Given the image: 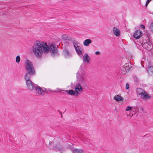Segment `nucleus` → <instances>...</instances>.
Instances as JSON below:
<instances>
[{"instance_id": "7", "label": "nucleus", "mask_w": 153, "mask_h": 153, "mask_svg": "<svg viewBox=\"0 0 153 153\" xmlns=\"http://www.w3.org/2000/svg\"><path fill=\"white\" fill-rule=\"evenodd\" d=\"M32 85L33 88L32 90L35 89L36 92L39 94H42V93H44V91L40 87L38 86L37 85L34 83Z\"/></svg>"}, {"instance_id": "38", "label": "nucleus", "mask_w": 153, "mask_h": 153, "mask_svg": "<svg viewBox=\"0 0 153 153\" xmlns=\"http://www.w3.org/2000/svg\"><path fill=\"white\" fill-rule=\"evenodd\" d=\"M61 117L62 118L63 117V116H62V114H61Z\"/></svg>"}, {"instance_id": "36", "label": "nucleus", "mask_w": 153, "mask_h": 153, "mask_svg": "<svg viewBox=\"0 0 153 153\" xmlns=\"http://www.w3.org/2000/svg\"><path fill=\"white\" fill-rule=\"evenodd\" d=\"M58 111L59 112V113L60 114H62V113L61 111H60L59 110H58Z\"/></svg>"}, {"instance_id": "2", "label": "nucleus", "mask_w": 153, "mask_h": 153, "mask_svg": "<svg viewBox=\"0 0 153 153\" xmlns=\"http://www.w3.org/2000/svg\"><path fill=\"white\" fill-rule=\"evenodd\" d=\"M42 53H47L49 51H51V53L53 54L59 55V53L57 48L58 47V45L55 44L53 42L52 43L50 46H49L46 42H44L42 41Z\"/></svg>"}, {"instance_id": "12", "label": "nucleus", "mask_w": 153, "mask_h": 153, "mask_svg": "<svg viewBox=\"0 0 153 153\" xmlns=\"http://www.w3.org/2000/svg\"><path fill=\"white\" fill-rule=\"evenodd\" d=\"M54 149L57 151H61L63 149V147L60 143H58L55 146Z\"/></svg>"}, {"instance_id": "10", "label": "nucleus", "mask_w": 153, "mask_h": 153, "mask_svg": "<svg viewBox=\"0 0 153 153\" xmlns=\"http://www.w3.org/2000/svg\"><path fill=\"white\" fill-rule=\"evenodd\" d=\"M140 94L142 98L144 100H149L151 98V96L145 91L143 93H140Z\"/></svg>"}, {"instance_id": "8", "label": "nucleus", "mask_w": 153, "mask_h": 153, "mask_svg": "<svg viewBox=\"0 0 153 153\" xmlns=\"http://www.w3.org/2000/svg\"><path fill=\"white\" fill-rule=\"evenodd\" d=\"M142 34V31L137 30H135L134 33L133 37L136 39H139L141 37Z\"/></svg>"}, {"instance_id": "13", "label": "nucleus", "mask_w": 153, "mask_h": 153, "mask_svg": "<svg viewBox=\"0 0 153 153\" xmlns=\"http://www.w3.org/2000/svg\"><path fill=\"white\" fill-rule=\"evenodd\" d=\"M62 91L65 92L67 93L68 94L72 96H74V91L72 89H70L68 90H61L60 92H62Z\"/></svg>"}, {"instance_id": "39", "label": "nucleus", "mask_w": 153, "mask_h": 153, "mask_svg": "<svg viewBox=\"0 0 153 153\" xmlns=\"http://www.w3.org/2000/svg\"><path fill=\"white\" fill-rule=\"evenodd\" d=\"M54 91L55 93H56V91Z\"/></svg>"}, {"instance_id": "37", "label": "nucleus", "mask_w": 153, "mask_h": 153, "mask_svg": "<svg viewBox=\"0 0 153 153\" xmlns=\"http://www.w3.org/2000/svg\"><path fill=\"white\" fill-rule=\"evenodd\" d=\"M45 91L47 93L48 92V91H46V89L45 88Z\"/></svg>"}, {"instance_id": "40", "label": "nucleus", "mask_w": 153, "mask_h": 153, "mask_svg": "<svg viewBox=\"0 0 153 153\" xmlns=\"http://www.w3.org/2000/svg\"><path fill=\"white\" fill-rule=\"evenodd\" d=\"M140 43L141 44V45H142V43H141L140 42Z\"/></svg>"}, {"instance_id": "30", "label": "nucleus", "mask_w": 153, "mask_h": 153, "mask_svg": "<svg viewBox=\"0 0 153 153\" xmlns=\"http://www.w3.org/2000/svg\"><path fill=\"white\" fill-rule=\"evenodd\" d=\"M129 88V85L128 83H127L126 84V89H128Z\"/></svg>"}, {"instance_id": "4", "label": "nucleus", "mask_w": 153, "mask_h": 153, "mask_svg": "<svg viewBox=\"0 0 153 153\" xmlns=\"http://www.w3.org/2000/svg\"><path fill=\"white\" fill-rule=\"evenodd\" d=\"M76 77L77 80L79 81L77 85H78L80 87H78L79 88H81L83 89V88L86 87L87 86V83L86 81L85 78H86V75H78V73H77L76 74Z\"/></svg>"}, {"instance_id": "32", "label": "nucleus", "mask_w": 153, "mask_h": 153, "mask_svg": "<svg viewBox=\"0 0 153 153\" xmlns=\"http://www.w3.org/2000/svg\"><path fill=\"white\" fill-rule=\"evenodd\" d=\"M140 27L141 28H143V29H145V26H144V25H143V24L141 25Z\"/></svg>"}, {"instance_id": "31", "label": "nucleus", "mask_w": 153, "mask_h": 153, "mask_svg": "<svg viewBox=\"0 0 153 153\" xmlns=\"http://www.w3.org/2000/svg\"><path fill=\"white\" fill-rule=\"evenodd\" d=\"M95 54L96 55H98L100 54V52L99 51H97L95 52Z\"/></svg>"}, {"instance_id": "19", "label": "nucleus", "mask_w": 153, "mask_h": 153, "mask_svg": "<svg viewBox=\"0 0 153 153\" xmlns=\"http://www.w3.org/2000/svg\"><path fill=\"white\" fill-rule=\"evenodd\" d=\"M67 39H66V40H68L71 42H73V43L75 42H77V41H75V40L74 38H72L70 36H67Z\"/></svg>"}, {"instance_id": "24", "label": "nucleus", "mask_w": 153, "mask_h": 153, "mask_svg": "<svg viewBox=\"0 0 153 153\" xmlns=\"http://www.w3.org/2000/svg\"><path fill=\"white\" fill-rule=\"evenodd\" d=\"M149 28L151 31L153 33V22L150 24Z\"/></svg>"}, {"instance_id": "11", "label": "nucleus", "mask_w": 153, "mask_h": 153, "mask_svg": "<svg viewBox=\"0 0 153 153\" xmlns=\"http://www.w3.org/2000/svg\"><path fill=\"white\" fill-rule=\"evenodd\" d=\"M113 33L117 36H119L120 35V32L117 27H113Z\"/></svg>"}, {"instance_id": "15", "label": "nucleus", "mask_w": 153, "mask_h": 153, "mask_svg": "<svg viewBox=\"0 0 153 153\" xmlns=\"http://www.w3.org/2000/svg\"><path fill=\"white\" fill-rule=\"evenodd\" d=\"M114 99L118 102L122 101L123 100V98L118 94L116 95L114 97Z\"/></svg>"}, {"instance_id": "21", "label": "nucleus", "mask_w": 153, "mask_h": 153, "mask_svg": "<svg viewBox=\"0 0 153 153\" xmlns=\"http://www.w3.org/2000/svg\"><path fill=\"white\" fill-rule=\"evenodd\" d=\"M82 150L77 149H74L73 152V153H82Z\"/></svg>"}, {"instance_id": "29", "label": "nucleus", "mask_w": 153, "mask_h": 153, "mask_svg": "<svg viewBox=\"0 0 153 153\" xmlns=\"http://www.w3.org/2000/svg\"><path fill=\"white\" fill-rule=\"evenodd\" d=\"M134 79L135 82H138V79L136 76H134Z\"/></svg>"}, {"instance_id": "22", "label": "nucleus", "mask_w": 153, "mask_h": 153, "mask_svg": "<svg viewBox=\"0 0 153 153\" xmlns=\"http://www.w3.org/2000/svg\"><path fill=\"white\" fill-rule=\"evenodd\" d=\"M80 69L81 71V74H80L79 73V72H78L77 73H78V75H85V74H84V70L83 68H82L81 67V66L80 68Z\"/></svg>"}, {"instance_id": "33", "label": "nucleus", "mask_w": 153, "mask_h": 153, "mask_svg": "<svg viewBox=\"0 0 153 153\" xmlns=\"http://www.w3.org/2000/svg\"><path fill=\"white\" fill-rule=\"evenodd\" d=\"M149 3L147 2H146V4H145V6L146 7L147 6L148 4H149Z\"/></svg>"}, {"instance_id": "17", "label": "nucleus", "mask_w": 153, "mask_h": 153, "mask_svg": "<svg viewBox=\"0 0 153 153\" xmlns=\"http://www.w3.org/2000/svg\"><path fill=\"white\" fill-rule=\"evenodd\" d=\"M92 42L91 40L90 39H87L84 40L83 43V45L85 46H88L89 44Z\"/></svg>"}, {"instance_id": "23", "label": "nucleus", "mask_w": 153, "mask_h": 153, "mask_svg": "<svg viewBox=\"0 0 153 153\" xmlns=\"http://www.w3.org/2000/svg\"><path fill=\"white\" fill-rule=\"evenodd\" d=\"M20 56H17L16 57V62L17 63H18L20 62Z\"/></svg>"}, {"instance_id": "26", "label": "nucleus", "mask_w": 153, "mask_h": 153, "mask_svg": "<svg viewBox=\"0 0 153 153\" xmlns=\"http://www.w3.org/2000/svg\"><path fill=\"white\" fill-rule=\"evenodd\" d=\"M67 36L66 34H63L62 36V39H64L65 40H66V39H67Z\"/></svg>"}, {"instance_id": "34", "label": "nucleus", "mask_w": 153, "mask_h": 153, "mask_svg": "<svg viewBox=\"0 0 153 153\" xmlns=\"http://www.w3.org/2000/svg\"><path fill=\"white\" fill-rule=\"evenodd\" d=\"M140 109H141L143 111H144V108H143V107H140Z\"/></svg>"}, {"instance_id": "27", "label": "nucleus", "mask_w": 153, "mask_h": 153, "mask_svg": "<svg viewBox=\"0 0 153 153\" xmlns=\"http://www.w3.org/2000/svg\"><path fill=\"white\" fill-rule=\"evenodd\" d=\"M134 109H135V111H134V110H133L132 111V113H131L132 114V115H133V114H135L136 113L135 112V110H139V108H138L137 107H136L135 108H134Z\"/></svg>"}, {"instance_id": "1", "label": "nucleus", "mask_w": 153, "mask_h": 153, "mask_svg": "<svg viewBox=\"0 0 153 153\" xmlns=\"http://www.w3.org/2000/svg\"><path fill=\"white\" fill-rule=\"evenodd\" d=\"M25 66V70L27 72L24 76L25 79L26 81V84L28 89L32 91L33 88L32 85L34 83L30 80V78L32 76L35 75V69L31 62L28 59L26 60Z\"/></svg>"}, {"instance_id": "18", "label": "nucleus", "mask_w": 153, "mask_h": 153, "mask_svg": "<svg viewBox=\"0 0 153 153\" xmlns=\"http://www.w3.org/2000/svg\"><path fill=\"white\" fill-rule=\"evenodd\" d=\"M136 91L137 94L138 95H140V94L143 93L145 91L141 88H137L136 89Z\"/></svg>"}, {"instance_id": "9", "label": "nucleus", "mask_w": 153, "mask_h": 153, "mask_svg": "<svg viewBox=\"0 0 153 153\" xmlns=\"http://www.w3.org/2000/svg\"><path fill=\"white\" fill-rule=\"evenodd\" d=\"M80 87V86L78 85H76L75 87L74 96L75 95L76 97L78 96L79 94V92L82 91H83V88L81 87L79 88L78 87Z\"/></svg>"}, {"instance_id": "16", "label": "nucleus", "mask_w": 153, "mask_h": 153, "mask_svg": "<svg viewBox=\"0 0 153 153\" xmlns=\"http://www.w3.org/2000/svg\"><path fill=\"white\" fill-rule=\"evenodd\" d=\"M90 58L88 55L87 53H85V57H83V61L88 63H89Z\"/></svg>"}, {"instance_id": "35", "label": "nucleus", "mask_w": 153, "mask_h": 153, "mask_svg": "<svg viewBox=\"0 0 153 153\" xmlns=\"http://www.w3.org/2000/svg\"><path fill=\"white\" fill-rule=\"evenodd\" d=\"M152 0H147L146 2L149 3Z\"/></svg>"}, {"instance_id": "3", "label": "nucleus", "mask_w": 153, "mask_h": 153, "mask_svg": "<svg viewBox=\"0 0 153 153\" xmlns=\"http://www.w3.org/2000/svg\"><path fill=\"white\" fill-rule=\"evenodd\" d=\"M42 41L36 40L33 47V52L35 56L39 58L42 56Z\"/></svg>"}, {"instance_id": "6", "label": "nucleus", "mask_w": 153, "mask_h": 153, "mask_svg": "<svg viewBox=\"0 0 153 153\" xmlns=\"http://www.w3.org/2000/svg\"><path fill=\"white\" fill-rule=\"evenodd\" d=\"M79 43L77 42H75L73 43V45L75 48V51L78 55L82 54V49L81 48H79V47L78 45Z\"/></svg>"}, {"instance_id": "14", "label": "nucleus", "mask_w": 153, "mask_h": 153, "mask_svg": "<svg viewBox=\"0 0 153 153\" xmlns=\"http://www.w3.org/2000/svg\"><path fill=\"white\" fill-rule=\"evenodd\" d=\"M147 72L149 75L151 76L153 74V67L149 66L147 68Z\"/></svg>"}, {"instance_id": "20", "label": "nucleus", "mask_w": 153, "mask_h": 153, "mask_svg": "<svg viewBox=\"0 0 153 153\" xmlns=\"http://www.w3.org/2000/svg\"><path fill=\"white\" fill-rule=\"evenodd\" d=\"M64 56L65 57L69 56L70 55V53L68 51L67 49H64Z\"/></svg>"}, {"instance_id": "25", "label": "nucleus", "mask_w": 153, "mask_h": 153, "mask_svg": "<svg viewBox=\"0 0 153 153\" xmlns=\"http://www.w3.org/2000/svg\"><path fill=\"white\" fill-rule=\"evenodd\" d=\"M132 108V107L131 106H127L126 109V111H131V109Z\"/></svg>"}, {"instance_id": "28", "label": "nucleus", "mask_w": 153, "mask_h": 153, "mask_svg": "<svg viewBox=\"0 0 153 153\" xmlns=\"http://www.w3.org/2000/svg\"><path fill=\"white\" fill-rule=\"evenodd\" d=\"M127 65H126L123 66V67L125 68V71H126V72L128 71L129 70V69H128V68L127 67Z\"/></svg>"}, {"instance_id": "5", "label": "nucleus", "mask_w": 153, "mask_h": 153, "mask_svg": "<svg viewBox=\"0 0 153 153\" xmlns=\"http://www.w3.org/2000/svg\"><path fill=\"white\" fill-rule=\"evenodd\" d=\"M145 34L146 35H147L148 38V39L147 40H148V41L147 43L143 44V47H146V49H147L149 51H150L153 48V42L152 41L151 36L149 33L147 32L146 33H145Z\"/></svg>"}]
</instances>
